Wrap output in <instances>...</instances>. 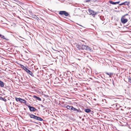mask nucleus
Here are the masks:
<instances>
[{"label": "nucleus", "mask_w": 131, "mask_h": 131, "mask_svg": "<svg viewBox=\"0 0 131 131\" xmlns=\"http://www.w3.org/2000/svg\"><path fill=\"white\" fill-rule=\"evenodd\" d=\"M28 115L31 118H33L35 119L40 121H42L43 120L42 118L36 116L33 114H29Z\"/></svg>", "instance_id": "nucleus-1"}, {"label": "nucleus", "mask_w": 131, "mask_h": 131, "mask_svg": "<svg viewBox=\"0 0 131 131\" xmlns=\"http://www.w3.org/2000/svg\"><path fill=\"white\" fill-rule=\"evenodd\" d=\"M82 50H87L89 51L90 52H92V50L91 49V48L87 45H82Z\"/></svg>", "instance_id": "nucleus-2"}, {"label": "nucleus", "mask_w": 131, "mask_h": 131, "mask_svg": "<svg viewBox=\"0 0 131 131\" xmlns=\"http://www.w3.org/2000/svg\"><path fill=\"white\" fill-rule=\"evenodd\" d=\"M59 14L61 15H64L66 16H68L69 15V14L67 12L64 11H60Z\"/></svg>", "instance_id": "nucleus-3"}, {"label": "nucleus", "mask_w": 131, "mask_h": 131, "mask_svg": "<svg viewBox=\"0 0 131 131\" xmlns=\"http://www.w3.org/2000/svg\"><path fill=\"white\" fill-rule=\"evenodd\" d=\"M27 106L29 108V110L30 111L35 112L37 110L34 107L31 106L30 105H28Z\"/></svg>", "instance_id": "nucleus-4"}, {"label": "nucleus", "mask_w": 131, "mask_h": 131, "mask_svg": "<svg viewBox=\"0 0 131 131\" xmlns=\"http://www.w3.org/2000/svg\"><path fill=\"white\" fill-rule=\"evenodd\" d=\"M89 13L90 15H92L94 17L95 15H96V14L95 12L91 9L89 10Z\"/></svg>", "instance_id": "nucleus-5"}, {"label": "nucleus", "mask_w": 131, "mask_h": 131, "mask_svg": "<svg viewBox=\"0 0 131 131\" xmlns=\"http://www.w3.org/2000/svg\"><path fill=\"white\" fill-rule=\"evenodd\" d=\"M76 46L79 50H82V45H80L79 43L76 44Z\"/></svg>", "instance_id": "nucleus-6"}, {"label": "nucleus", "mask_w": 131, "mask_h": 131, "mask_svg": "<svg viewBox=\"0 0 131 131\" xmlns=\"http://www.w3.org/2000/svg\"><path fill=\"white\" fill-rule=\"evenodd\" d=\"M72 110L75 111L76 112H79L80 113H81L82 112V111L80 110L79 108H78V109H77L73 107L72 109Z\"/></svg>", "instance_id": "nucleus-7"}, {"label": "nucleus", "mask_w": 131, "mask_h": 131, "mask_svg": "<svg viewBox=\"0 0 131 131\" xmlns=\"http://www.w3.org/2000/svg\"><path fill=\"white\" fill-rule=\"evenodd\" d=\"M28 73L31 75L32 77H34V75L32 73V72L30 71L28 69L26 71Z\"/></svg>", "instance_id": "nucleus-8"}, {"label": "nucleus", "mask_w": 131, "mask_h": 131, "mask_svg": "<svg viewBox=\"0 0 131 131\" xmlns=\"http://www.w3.org/2000/svg\"><path fill=\"white\" fill-rule=\"evenodd\" d=\"M121 20L122 23H126L127 21V20L126 19H125L124 18H122L121 19Z\"/></svg>", "instance_id": "nucleus-9"}, {"label": "nucleus", "mask_w": 131, "mask_h": 131, "mask_svg": "<svg viewBox=\"0 0 131 131\" xmlns=\"http://www.w3.org/2000/svg\"><path fill=\"white\" fill-rule=\"evenodd\" d=\"M32 17L33 18H35V19L37 20H39V18L37 17L36 15H32Z\"/></svg>", "instance_id": "nucleus-10"}, {"label": "nucleus", "mask_w": 131, "mask_h": 131, "mask_svg": "<svg viewBox=\"0 0 131 131\" xmlns=\"http://www.w3.org/2000/svg\"><path fill=\"white\" fill-rule=\"evenodd\" d=\"M33 97L34 98L36 99L37 100H38L39 101H41V99L40 98L34 95L33 96Z\"/></svg>", "instance_id": "nucleus-11"}, {"label": "nucleus", "mask_w": 131, "mask_h": 131, "mask_svg": "<svg viewBox=\"0 0 131 131\" xmlns=\"http://www.w3.org/2000/svg\"><path fill=\"white\" fill-rule=\"evenodd\" d=\"M73 106H70L69 105H67L66 107V108L69 110H72V109L73 107Z\"/></svg>", "instance_id": "nucleus-12"}, {"label": "nucleus", "mask_w": 131, "mask_h": 131, "mask_svg": "<svg viewBox=\"0 0 131 131\" xmlns=\"http://www.w3.org/2000/svg\"><path fill=\"white\" fill-rule=\"evenodd\" d=\"M0 86L2 87H3L4 86V84L3 82L0 81Z\"/></svg>", "instance_id": "nucleus-13"}, {"label": "nucleus", "mask_w": 131, "mask_h": 131, "mask_svg": "<svg viewBox=\"0 0 131 131\" xmlns=\"http://www.w3.org/2000/svg\"><path fill=\"white\" fill-rule=\"evenodd\" d=\"M20 102L21 103H26V101L25 100L21 98L20 100Z\"/></svg>", "instance_id": "nucleus-14"}, {"label": "nucleus", "mask_w": 131, "mask_h": 131, "mask_svg": "<svg viewBox=\"0 0 131 131\" xmlns=\"http://www.w3.org/2000/svg\"><path fill=\"white\" fill-rule=\"evenodd\" d=\"M110 3L113 5H116V2H114L111 1H109Z\"/></svg>", "instance_id": "nucleus-15"}, {"label": "nucleus", "mask_w": 131, "mask_h": 131, "mask_svg": "<svg viewBox=\"0 0 131 131\" xmlns=\"http://www.w3.org/2000/svg\"><path fill=\"white\" fill-rule=\"evenodd\" d=\"M85 111L86 113H88L90 112L91 110L90 109H85Z\"/></svg>", "instance_id": "nucleus-16"}, {"label": "nucleus", "mask_w": 131, "mask_h": 131, "mask_svg": "<svg viewBox=\"0 0 131 131\" xmlns=\"http://www.w3.org/2000/svg\"><path fill=\"white\" fill-rule=\"evenodd\" d=\"M105 73L106 74L109 75L110 77L113 74V73H109L107 72H106Z\"/></svg>", "instance_id": "nucleus-17"}, {"label": "nucleus", "mask_w": 131, "mask_h": 131, "mask_svg": "<svg viewBox=\"0 0 131 131\" xmlns=\"http://www.w3.org/2000/svg\"><path fill=\"white\" fill-rule=\"evenodd\" d=\"M0 36L3 39L5 40H6V39L4 37V36L0 34Z\"/></svg>", "instance_id": "nucleus-18"}, {"label": "nucleus", "mask_w": 131, "mask_h": 131, "mask_svg": "<svg viewBox=\"0 0 131 131\" xmlns=\"http://www.w3.org/2000/svg\"><path fill=\"white\" fill-rule=\"evenodd\" d=\"M125 5H129V1H126L125 2Z\"/></svg>", "instance_id": "nucleus-19"}, {"label": "nucleus", "mask_w": 131, "mask_h": 131, "mask_svg": "<svg viewBox=\"0 0 131 131\" xmlns=\"http://www.w3.org/2000/svg\"><path fill=\"white\" fill-rule=\"evenodd\" d=\"M22 66V67H23V69L26 71V70H27L28 69L27 68L25 67L24 66L21 65Z\"/></svg>", "instance_id": "nucleus-20"}, {"label": "nucleus", "mask_w": 131, "mask_h": 131, "mask_svg": "<svg viewBox=\"0 0 131 131\" xmlns=\"http://www.w3.org/2000/svg\"><path fill=\"white\" fill-rule=\"evenodd\" d=\"M21 98H15L16 100V101H19L20 102V100Z\"/></svg>", "instance_id": "nucleus-21"}, {"label": "nucleus", "mask_w": 131, "mask_h": 131, "mask_svg": "<svg viewBox=\"0 0 131 131\" xmlns=\"http://www.w3.org/2000/svg\"><path fill=\"white\" fill-rule=\"evenodd\" d=\"M76 59L79 60H81V59H82V57L80 56V57L79 58H77Z\"/></svg>", "instance_id": "nucleus-22"}, {"label": "nucleus", "mask_w": 131, "mask_h": 131, "mask_svg": "<svg viewBox=\"0 0 131 131\" xmlns=\"http://www.w3.org/2000/svg\"><path fill=\"white\" fill-rule=\"evenodd\" d=\"M125 5V2H123V3L121 4H119V5H120V6H121V5Z\"/></svg>", "instance_id": "nucleus-23"}, {"label": "nucleus", "mask_w": 131, "mask_h": 131, "mask_svg": "<svg viewBox=\"0 0 131 131\" xmlns=\"http://www.w3.org/2000/svg\"><path fill=\"white\" fill-rule=\"evenodd\" d=\"M128 82L131 83V77L128 78Z\"/></svg>", "instance_id": "nucleus-24"}, {"label": "nucleus", "mask_w": 131, "mask_h": 131, "mask_svg": "<svg viewBox=\"0 0 131 131\" xmlns=\"http://www.w3.org/2000/svg\"><path fill=\"white\" fill-rule=\"evenodd\" d=\"M3 98L1 96H0V100H3Z\"/></svg>", "instance_id": "nucleus-25"}, {"label": "nucleus", "mask_w": 131, "mask_h": 131, "mask_svg": "<svg viewBox=\"0 0 131 131\" xmlns=\"http://www.w3.org/2000/svg\"><path fill=\"white\" fill-rule=\"evenodd\" d=\"M120 2V1H118L117 2H116V4H118Z\"/></svg>", "instance_id": "nucleus-26"}, {"label": "nucleus", "mask_w": 131, "mask_h": 131, "mask_svg": "<svg viewBox=\"0 0 131 131\" xmlns=\"http://www.w3.org/2000/svg\"><path fill=\"white\" fill-rule=\"evenodd\" d=\"M2 100L3 101H4L5 102H6V101H7L6 99H4V98H3V100Z\"/></svg>", "instance_id": "nucleus-27"}, {"label": "nucleus", "mask_w": 131, "mask_h": 131, "mask_svg": "<svg viewBox=\"0 0 131 131\" xmlns=\"http://www.w3.org/2000/svg\"><path fill=\"white\" fill-rule=\"evenodd\" d=\"M40 106H41V107H42L45 108V107H44V106H43V105H42V104Z\"/></svg>", "instance_id": "nucleus-28"}, {"label": "nucleus", "mask_w": 131, "mask_h": 131, "mask_svg": "<svg viewBox=\"0 0 131 131\" xmlns=\"http://www.w3.org/2000/svg\"><path fill=\"white\" fill-rule=\"evenodd\" d=\"M67 106V105H66V104H65V105H64V106H63V107H64L66 108V106Z\"/></svg>", "instance_id": "nucleus-29"}, {"label": "nucleus", "mask_w": 131, "mask_h": 131, "mask_svg": "<svg viewBox=\"0 0 131 131\" xmlns=\"http://www.w3.org/2000/svg\"><path fill=\"white\" fill-rule=\"evenodd\" d=\"M90 0H86V2H88L90 1Z\"/></svg>", "instance_id": "nucleus-30"}, {"label": "nucleus", "mask_w": 131, "mask_h": 131, "mask_svg": "<svg viewBox=\"0 0 131 131\" xmlns=\"http://www.w3.org/2000/svg\"><path fill=\"white\" fill-rule=\"evenodd\" d=\"M93 0V1L94 2H95L97 1V0Z\"/></svg>", "instance_id": "nucleus-31"}, {"label": "nucleus", "mask_w": 131, "mask_h": 131, "mask_svg": "<svg viewBox=\"0 0 131 131\" xmlns=\"http://www.w3.org/2000/svg\"><path fill=\"white\" fill-rule=\"evenodd\" d=\"M115 105V106H117V105H116V104H113V105H112V106H114Z\"/></svg>", "instance_id": "nucleus-32"}, {"label": "nucleus", "mask_w": 131, "mask_h": 131, "mask_svg": "<svg viewBox=\"0 0 131 131\" xmlns=\"http://www.w3.org/2000/svg\"><path fill=\"white\" fill-rule=\"evenodd\" d=\"M128 15V14H126L125 15L123 16H127V15Z\"/></svg>", "instance_id": "nucleus-33"}, {"label": "nucleus", "mask_w": 131, "mask_h": 131, "mask_svg": "<svg viewBox=\"0 0 131 131\" xmlns=\"http://www.w3.org/2000/svg\"><path fill=\"white\" fill-rule=\"evenodd\" d=\"M84 118H83L82 119V121H84Z\"/></svg>", "instance_id": "nucleus-34"}, {"label": "nucleus", "mask_w": 131, "mask_h": 131, "mask_svg": "<svg viewBox=\"0 0 131 131\" xmlns=\"http://www.w3.org/2000/svg\"><path fill=\"white\" fill-rule=\"evenodd\" d=\"M21 67L22 68H23V67H22V66H21Z\"/></svg>", "instance_id": "nucleus-35"}, {"label": "nucleus", "mask_w": 131, "mask_h": 131, "mask_svg": "<svg viewBox=\"0 0 131 131\" xmlns=\"http://www.w3.org/2000/svg\"><path fill=\"white\" fill-rule=\"evenodd\" d=\"M79 118H81V117H79Z\"/></svg>", "instance_id": "nucleus-36"}, {"label": "nucleus", "mask_w": 131, "mask_h": 131, "mask_svg": "<svg viewBox=\"0 0 131 131\" xmlns=\"http://www.w3.org/2000/svg\"><path fill=\"white\" fill-rule=\"evenodd\" d=\"M80 25V26H81V25Z\"/></svg>", "instance_id": "nucleus-37"}]
</instances>
